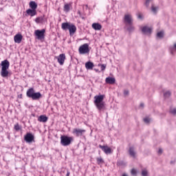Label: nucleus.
I'll return each instance as SVG.
<instances>
[{"label":"nucleus","instance_id":"obj_32","mask_svg":"<svg viewBox=\"0 0 176 176\" xmlns=\"http://www.w3.org/2000/svg\"><path fill=\"white\" fill-rule=\"evenodd\" d=\"M98 67H100L101 71H105V68H107V65H105L99 64Z\"/></svg>","mask_w":176,"mask_h":176},{"label":"nucleus","instance_id":"obj_37","mask_svg":"<svg viewBox=\"0 0 176 176\" xmlns=\"http://www.w3.org/2000/svg\"><path fill=\"white\" fill-rule=\"evenodd\" d=\"M106 83L111 85V76H109L106 78Z\"/></svg>","mask_w":176,"mask_h":176},{"label":"nucleus","instance_id":"obj_46","mask_svg":"<svg viewBox=\"0 0 176 176\" xmlns=\"http://www.w3.org/2000/svg\"><path fill=\"white\" fill-rule=\"evenodd\" d=\"M122 176H129V175H127V174H126V173H124V174H122Z\"/></svg>","mask_w":176,"mask_h":176},{"label":"nucleus","instance_id":"obj_11","mask_svg":"<svg viewBox=\"0 0 176 176\" xmlns=\"http://www.w3.org/2000/svg\"><path fill=\"white\" fill-rule=\"evenodd\" d=\"M83 133H86V130L79 129H74L73 130V134H76V137H79V135H83Z\"/></svg>","mask_w":176,"mask_h":176},{"label":"nucleus","instance_id":"obj_22","mask_svg":"<svg viewBox=\"0 0 176 176\" xmlns=\"http://www.w3.org/2000/svg\"><path fill=\"white\" fill-rule=\"evenodd\" d=\"M94 67V63H93L92 62L88 61L85 63V68L87 69H93Z\"/></svg>","mask_w":176,"mask_h":176},{"label":"nucleus","instance_id":"obj_27","mask_svg":"<svg viewBox=\"0 0 176 176\" xmlns=\"http://www.w3.org/2000/svg\"><path fill=\"white\" fill-rule=\"evenodd\" d=\"M152 1H153V0H146V1H145V3H144V6H146V8L147 9L149 8V5H150V3L152 2Z\"/></svg>","mask_w":176,"mask_h":176},{"label":"nucleus","instance_id":"obj_7","mask_svg":"<svg viewBox=\"0 0 176 176\" xmlns=\"http://www.w3.org/2000/svg\"><path fill=\"white\" fill-rule=\"evenodd\" d=\"M80 54H86L90 52L89 49V44L85 43L82 45L80 46L78 49Z\"/></svg>","mask_w":176,"mask_h":176},{"label":"nucleus","instance_id":"obj_15","mask_svg":"<svg viewBox=\"0 0 176 176\" xmlns=\"http://www.w3.org/2000/svg\"><path fill=\"white\" fill-rule=\"evenodd\" d=\"M125 28L126 29V31L129 32V33L134 32L135 30V28L133 25V23L125 25Z\"/></svg>","mask_w":176,"mask_h":176},{"label":"nucleus","instance_id":"obj_4","mask_svg":"<svg viewBox=\"0 0 176 176\" xmlns=\"http://www.w3.org/2000/svg\"><path fill=\"white\" fill-rule=\"evenodd\" d=\"M26 96L28 98H32V100H39L42 98V94L41 92H35L34 88H30L26 92Z\"/></svg>","mask_w":176,"mask_h":176},{"label":"nucleus","instance_id":"obj_43","mask_svg":"<svg viewBox=\"0 0 176 176\" xmlns=\"http://www.w3.org/2000/svg\"><path fill=\"white\" fill-rule=\"evenodd\" d=\"M18 97H19V98H23V94H21L20 95H19Z\"/></svg>","mask_w":176,"mask_h":176},{"label":"nucleus","instance_id":"obj_39","mask_svg":"<svg viewBox=\"0 0 176 176\" xmlns=\"http://www.w3.org/2000/svg\"><path fill=\"white\" fill-rule=\"evenodd\" d=\"M144 123H149V122H151V120L148 118H146L144 119Z\"/></svg>","mask_w":176,"mask_h":176},{"label":"nucleus","instance_id":"obj_44","mask_svg":"<svg viewBox=\"0 0 176 176\" xmlns=\"http://www.w3.org/2000/svg\"><path fill=\"white\" fill-rule=\"evenodd\" d=\"M94 71H96V72H100V70L98 69H94Z\"/></svg>","mask_w":176,"mask_h":176},{"label":"nucleus","instance_id":"obj_6","mask_svg":"<svg viewBox=\"0 0 176 176\" xmlns=\"http://www.w3.org/2000/svg\"><path fill=\"white\" fill-rule=\"evenodd\" d=\"M24 141H25V142H27L28 144H31V142H35V136L31 133H27L24 135Z\"/></svg>","mask_w":176,"mask_h":176},{"label":"nucleus","instance_id":"obj_31","mask_svg":"<svg viewBox=\"0 0 176 176\" xmlns=\"http://www.w3.org/2000/svg\"><path fill=\"white\" fill-rule=\"evenodd\" d=\"M118 166H126V163L124 162V161H122V160H120L117 163Z\"/></svg>","mask_w":176,"mask_h":176},{"label":"nucleus","instance_id":"obj_3","mask_svg":"<svg viewBox=\"0 0 176 176\" xmlns=\"http://www.w3.org/2000/svg\"><path fill=\"white\" fill-rule=\"evenodd\" d=\"M61 28L63 31H67L69 30L70 36H73V35L76 32V26L71 23H63L61 25Z\"/></svg>","mask_w":176,"mask_h":176},{"label":"nucleus","instance_id":"obj_33","mask_svg":"<svg viewBox=\"0 0 176 176\" xmlns=\"http://www.w3.org/2000/svg\"><path fill=\"white\" fill-rule=\"evenodd\" d=\"M130 94V91L128 89L124 90V97H127Z\"/></svg>","mask_w":176,"mask_h":176},{"label":"nucleus","instance_id":"obj_20","mask_svg":"<svg viewBox=\"0 0 176 176\" xmlns=\"http://www.w3.org/2000/svg\"><path fill=\"white\" fill-rule=\"evenodd\" d=\"M29 6L32 10H36L38 8V4L35 1H30L29 3Z\"/></svg>","mask_w":176,"mask_h":176},{"label":"nucleus","instance_id":"obj_36","mask_svg":"<svg viewBox=\"0 0 176 176\" xmlns=\"http://www.w3.org/2000/svg\"><path fill=\"white\" fill-rule=\"evenodd\" d=\"M170 112L172 113V115H176V109H171Z\"/></svg>","mask_w":176,"mask_h":176},{"label":"nucleus","instance_id":"obj_16","mask_svg":"<svg viewBox=\"0 0 176 176\" xmlns=\"http://www.w3.org/2000/svg\"><path fill=\"white\" fill-rule=\"evenodd\" d=\"M143 34H152V28L148 26H144L142 28Z\"/></svg>","mask_w":176,"mask_h":176},{"label":"nucleus","instance_id":"obj_25","mask_svg":"<svg viewBox=\"0 0 176 176\" xmlns=\"http://www.w3.org/2000/svg\"><path fill=\"white\" fill-rule=\"evenodd\" d=\"M71 9V7L69 6V4H65L64 6V12H66L67 13H68V12H69Z\"/></svg>","mask_w":176,"mask_h":176},{"label":"nucleus","instance_id":"obj_28","mask_svg":"<svg viewBox=\"0 0 176 176\" xmlns=\"http://www.w3.org/2000/svg\"><path fill=\"white\" fill-rule=\"evenodd\" d=\"M170 96H171V92H170V91H166L164 94V98H168Z\"/></svg>","mask_w":176,"mask_h":176},{"label":"nucleus","instance_id":"obj_17","mask_svg":"<svg viewBox=\"0 0 176 176\" xmlns=\"http://www.w3.org/2000/svg\"><path fill=\"white\" fill-rule=\"evenodd\" d=\"M92 28L96 31H100L102 28V26L98 23H94L92 24Z\"/></svg>","mask_w":176,"mask_h":176},{"label":"nucleus","instance_id":"obj_34","mask_svg":"<svg viewBox=\"0 0 176 176\" xmlns=\"http://www.w3.org/2000/svg\"><path fill=\"white\" fill-rule=\"evenodd\" d=\"M142 176H147L148 175V170L144 169L142 170Z\"/></svg>","mask_w":176,"mask_h":176},{"label":"nucleus","instance_id":"obj_23","mask_svg":"<svg viewBox=\"0 0 176 176\" xmlns=\"http://www.w3.org/2000/svg\"><path fill=\"white\" fill-rule=\"evenodd\" d=\"M129 153L132 157H135V151L134 147H129Z\"/></svg>","mask_w":176,"mask_h":176},{"label":"nucleus","instance_id":"obj_5","mask_svg":"<svg viewBox=\"0 0 176 176\" xmlns=\"http://www.w3.org/2000/svg\"><path fill=\"white\" fill-rule=\"evenodd\" d=\"M74 142V137H69L67 135L60 136V144L63 146H68Z\"/></svg>","mask_w":176,"mask_h":176},{"label":"nucleus","instance_id":"obj_45","mask_svg":"<svg viewBox=\"0 0 176 176\" xmlns=\"http://www.w3.org/2000/svg\"><path fill=\"white\" fill-rule=\"evenodd\" d=\"M138 19H142V15H140H140H138Z\"/></svg>","mask_w":176,"mask_h":176},{"label":"nucleus","instance_id":"obj_29","mask_svg":"<svg viewBox=\"0 0 176 176\" xmlns=\"http://www.w3.org/2000/svg\"><path fill=\"white\" fill-rule=\"evenodd\" d=\"M164 36V33L163 32H159L157 33V38H162Z\"/></svg>","mask_w":176,"mask_h":176},{"label":"nucleus","instance_id":"obj_26","mask_svg":"<svg viewBox=\"0 0 176 176\" xmlns=\"http://www.w3.org/2000/svg\"><path fill=\"white\" fill-rule=\"evenodd\" d=\"M96 160H97L98 164H103V163H104V160H103L102 157H98V158L96 159Z\"/></svg>","mask_w":176,"mask_h":176},{"label":"nucleus","instance_id":"obj_38","mask_svg":"<svg viewBox=\"0 0 176 176\" xmlns=\"http://www.w3.org/2000/svg\"><path fill=\"white\" fill-rule=\"evenodd\" d=\"M115 82H116V80L115 79V78L111 77V85H113V83H115Z\"/></svg>","mask_w":176,"mask_h":176},{"label":"nucleus","instance_id":"obj_2","mask_svg":"<svg viewBox=\"0 0 176 176\" xmlns=\"http://www.w3.org/2000/svg\"><path fill=\"white\" fill-rule=\"evenodd\" d=\"M1 76L2 78H8L9 76V67H10V63H9V60H4L1 61Z\"/></svg>","mask_w":176,"mask_h":176},{"label":"nucleus","instance_id":"obj_14","mask_svg":"<svg viewBox=\"0 0 176 176\" xmlns=\"http://www.w3.org/2000/svg\"><path fill=\"white\" fill-rule=\"evenodd\" d=\"M14 40L15 43H21V41H23V35L18 34L14 36Z\"/></svg>","mask_w":176,"mask_h":176},{"label":"nucleus","instance_id":"obj_19","mask_svg":"<svg viewBox=\"0 0 176 176\" xmlns=\"http://www.w3.org/2000/svg\"><path fill=\"white\" fill-rule=\"evenodd\" d=\"M47 116L41 115L38 117V121L41 122L42 123H46V122H47Z\"/></svg>","mask_w":176,"mask_h":176},{"label":"nucleus","instance_id":"obj_24","mask_svg":"<svg viewBox=\"0 0 176 176\" xmlns=\"http://www.w3.org/2000/svg\"><path fill=\"white\" fill-rule=\"evenodd\" d=\"M157 10H159V7H157V6L155 7V5L152 4L151 5V11L153 12V13L156 14V13H157Z\"/></svg>","mask_w":176,"mask_h":176},{"label":"nucleus","instance_id":"obj_12","mask_svg":"<svg viewBox=\"0 0 176 176\" xmlns=\"http://www.w3.org/2000/svg\"><path fill=\"white\" fill-rule=\"evenodd\" d=\"M99 148H100V149H102V151L104 152L106 155H109V153H111V148L108 147V146H102L100 144Z\"/></svg>","mask_w":176,"mask_h":176},{"label":"nucleus","instance_id":"obj_47","mask_svg":"<svg viewBox=\"0 0 176 176\" xmlns=\"http://www.w3.org/2000/svg\"><path fill=\"white\" fill-rule=\"evenodd\" d=\"M78 14H80V11H78Z\"/></svg>","mask_w":176,"mask_h":176},{"label":"nucleus","instance_id":"obj_48","mask_svg":"<svg viewBox=\"0 0 176 176\" xmlns=\"http://www.w3.org/2000/svg\"><path fill=\"white\" fill-rule=\"evenodd\" d=\"M85 6H86V8H89V6H88V5H86Z\"/></svg>","mask_w":176,"mask_h":176},{"label":"nucleus","instance_id":"obj_42","mask_svg":"<svg viewBox=\"0 0 176 176\" xmlns=\"http://www.w3.org/2000/svg\"><path fill=\"white\" fill-rule=\"evenodd\" d=\"M69 174H70L69 170H67L66 176H69Z\"/></svg>","mask_w":176,"mask_h":176},{"label":"nucleus","instance_id":"obj_21","mask_svg":"<svg viewBox=\"0 0 176 176\" xmlns=\"http://www.w3.org/2000/svg\"><path fill=\"white\" fill-rule=\"evenodd\" d=\"M45 20V17L44 16H38L37 18L35 19V22L37 24H43V21Z\"/></svg>","mask_w":176,"mask_h":176},{"label":"nucleus","instance_id":"obj_8","mask_svg":"<svg viewBox=\"0 0 176 176\" xmlns=\"http://www.w3.org/2000/svg\"><path fill=\"white\" fill-rule=\"evenodd\" d=\"M45 32H46V30L42 29L41 30H35L34 34L37 36V39H45Z\"/></svg>","mask_w":176,"mask_h":176},{"label":"nucleus","instance_id":"obj_13","mask_svg":"<svg viewBox=\"0 0 176 176\" xmlns=\"http://www.w3.org/2000/svg\"><path fill=\"white\" fill-rule=\"evenodd\" d=\"M25 16H31V17H34V16H36V10H32V9L27 10Z\"/></svg>","mask_w":176,"mask_h":176},{"label":"nucleus","instance_id":"obj_35","mask_svg":"<svg viewBox=\"0 0 176 176\" xmlns=\"http://www.w3.org/2000/svg\"><path fill=\"white\" fill-rule=\"evenodd\" d=\"M131 174L133 176H136L137 175V170H135V169L133 168L131 171Z\"/></svg>","mask_w":176,"mask_h":176},{"label":"nucleus","instance_id":"obj_1","mask_svg":"<svg viewBox=\"0 0 176 176\" xmlns=\"http://www.w3.org/2000/svg\"><path fill=\"white\" fill-rule=\"evenodd\" d=\"M94 104L98 109V111H104L105 109V102H104V98H105V95H98L94 96Z\"/></svg>","mask_w":176,"mask_h":176},{"label":"nucleus","instance_id":"obj_40","mask_svg":"<svg viewBox=\"0 0 176 176\" xmlns=\"http://www.w3.org/2000/svg\"><path fill=\"white\" fill-rule=\"evenodd\" d=\"M157 153H158V155H162V153H163V149L159 148Z\"/></svg>","mask_w":176,"mask_h":176},{"label":"nucleus","instance_id":"obj_30","mask_svg":"<svg viewBox=\"0 0 176 176\" xmlns=\"http://www.w3.org/2000/svg\"><path fill=\"white\" fill-rule=\"evenodd\" d=\"M14 130H16V131H19V130L21 129V126H20L19 123H17L16 124L14 125Z\"/></svg>","mask_w":176,"mask_h":176},{"label":"nucleus","instance_id":"obj_18","mask_svg":"<svg viewBox=\"0 0 176 176\" xmlns=\"http://www.w3.org/2000/svg\"><path fill=\"white\" fill-rule=\"evenodd\" d=\"M169 52L172 56H174L176 53V43L173 44V45L170 46Z\"/></svg>","mask_w":176,"mask_h":176},{"label":"nucleus","instance_id":"obj_10","mask_svg":"<svg viewBox=\"0 0 176 176\" xmlns=\"http://www.w3.org/2000/svg\"><path fill=\"white\" fill-rule=\"evenodd\" d=\"M57 60L60 65H64V62L65 61V54H60L57 57Z\"/></svg>","mask_w":176,"mask_h":176},{"label":"nucleus","instance_id":"obj_9","mask_svg":"<svg viewBox=\"0 0 176 176\" xmlns=\"http://www.w3.org/2000/svg\"><path fill=\"white\" fill-rule=\"evenodd\" d=\"M124 23L125 25H129V24H133V16L131 14H125L124 16Z\"/></svg>","mask_w":176,"mask_h":176},{"label":"nucleus","instance_id":"obj_49","mask_svg":"<svg viewBox=\"0 0 176 176\" xmlns=\"http://www.w3.org/2000/svg\"><path fill=\"white\" fill-rule=\"evenodd\" d=\"M170 164H173V161L170 162Z\"/></svg>","mask_w":176,"mask_h":176},{"label":"nucleus","instance_id":"obj_41","mask_svg":"<svg viewBox=\"0 0 176 176\" xmlns=\"http://www.w3.org/2000/svg\"><path fill=\"white\" fill-rule=\"evenodd\" d=\"M140 108H144V103H140Z\"/></svg>","mask_w":176,"mask_h":176}]
</instances>
